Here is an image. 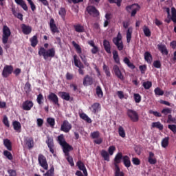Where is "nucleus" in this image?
Instances as JSON below:
<instances>
[{"instance_id": "a19ab883", "label": "nucleus", "mask_w": 176, "mask_h": 176, "mask_svg": "<svg viewBox=\"0 0 176 176\" xmlns=\"http://www.w3.org/2000/svg\"><path fill=\"white\" fill-rule=\"evenodd\" d=\"M143 32H144L145 36H147V38H149V36H151V35L152 34V32H151V30L146 25L144 26Z\"/></svg>"}, {"instance_id": "9b49d317", "label": "nucleus", "mask_w": 176, "mask_h": 176, "mask_svg": "<svg viewBox=\"0 0 176 176\" xmlns=\"http://www.w3.org/2000/svg\"><path fill=\"white\" fill-rule=\"evenodd\" d=\"M86 10L89 15L92 16V17H98V16H100V12L93 6H87Z\"/></svg>"}, {"instance_id": "1a4fd4ad", "label": "nucleus", "mask_w": 176, "mask_h": 176, "mask_svg": "<svg viewBox=\"0 0 176 176\" xmlns=\"http://www.w3.org/2000/svg\"><path fill=\"white\" fill-rule=\"evenodd\" d=\"M38 164L44 170H47L49 168V164H47V160L46 157L43 154H39L38 156Z\"/></svg>"}, {"instance_id": "473e14b6", "label": "nucleus", "mask_w": 176, "mask_h": 176, "mask_svg": "<svg viewBox=\"0 0 176 176\" xmlns=\"http://www.w3.org/2000/svg\"><path fill=\"white\" fill-rule=\"evenodd\" d=\"M30 42L31 43L32 47H36V45H38V36H33L32 38H30Z\"/></svg>"}, {"instance_id": "09e8293b", "label": "nucleus", "mask_w": 176, "mask_h": 176, "mask_svg": "<svg viewBox=\"0 0 176 176\" xmlns=\"http://www.w3.org/2000/svg\"><path fill=\"white\" fill-rule=\"evenodd\" d=\"M166 122L168 124L173 123L174 124H176V118L175 117H173V115L168 114Z\"/></svg>"}, {"instance_id": "423d86ee", "label": "nucleus", "mask_w": 176, "mask_h": 176, "mask_svg": "<svg viewBox=\"0 0 176 176\" xmlns=\"http://www.w3.org/2000/svg\"><path fill=\"white\" fill-rule=\"evenodd\" d=\"M72 45L74 46V49H76L78 54H79L82 63L84 64H87V59L86 58V55L85 54H82V48L79 44L76 43L75 41L72 42Z\"/></svg>"}, {"instance_id": "a18cd8bd", "label": "nucleus", "mask_w": 176, "mask_h": 176, "mask_svg": "<svg viewBox=\"0 0 176 176\" xmlns=\"http://www.w3.org/2000/svg\"><path fill=\"white\" fill-rule=\"evenodd\" d=\"M96 95L99 98H102V97H104V93L102 92V89H101V87L100 86L96 87Z\"/></svg>"}, {"instance_id": "8fccbe9b", "label": "nucleus", "mask_w": 176, "mask_h": 176, "mask_svg": "<svg viewBox=\"0 0 176 176\" xmlns=\"http://www.w3.org/2000/svg\"><path fill=\"white\" fill-rule=\"evenodd\" d=\"M170 140V138L166 137L162 140V148H167L168 146V140Z\"/></svg>"}, {"instance_id": "5701e85b", "label": "nucleus", "mask_w": 176, "mask_h": 176, "mask_svg": "<svg viewBox=\"0 0 176 176\" xmlns=\"http://www.w3.org/2000/svg\"><path fill=\"white\" fill-rule=\"evenodd\" d=\"M58 94L59 97L62 98V100H65V101H69V100H71V96L68 92L59 91Z\"/></svg>"}, {"instance_id": "20e7f679", "label": "nucleus", "mask_w": 176, "mask_h": 176, "mask_svg": "<svg viewBox=\"0 0 176 176\" xmlns=\"http://www.w3.org/2000/svg\"><path fill=\"white\" fill-rule=\"evenodd\" d=\"M125 9L128 13H131V17H135L137 14V12H139L140 9H141V7L140 5L134 3L130 6H127Z\"/></svg>"}, {"instance_id": "dca6fc26", "label": "nucleus", "mask_w": 176, "mask_h": 176, "mask_svg": "<svg viewBox=\"0 0 176 176\" xmlns=\"http://www.w3.org/2000/svg\"><path fill=\"white\" fill-rule=\"evenodd\" d=\"M12 72H13V66L12 65H6L3 67L2 72L3 78H8L9 75H12Z\"/></svg>"}, {"instance_id": "c9c22d12", "label": "nucleus", "mask_w": 176, "mask_h": 176, "mask_svg": "<svg viewBox=\"0 0 176 176\" xmlns=\"http://www.w3.org/2000/svg\"><path fill=\"white\" fill-rule=\"evenodd\" d=\"M58 14L60 16L62 20L65 21V16H67V10L65 8H60L58 11Z\"/></svg>"}, {"instance_id": "13d9d810", "label": "nucleus", "mask_w": 176, "mask_h": 176, "mask_svg": "<svg viewBox=\"0 0 176 176\" xmlns=\"http://www.w3.org/2000/svg\"><path fill=\"white\" fill-rule=\"evenodd\" d=\"M90 135L93 140L99 138H100V131H94V132L91 133Z\"/></svg>"}, {"instance_id": "6e6d98bb", "label": "nucleus", "mask_w": 176, "mask_h": 176, "mask_svg": "<svg viewBox=\"0 0 176 176\" xmlns=\"http://www.w3.org/2000/svg\"><path fill=\"white\" fill-rule=\"evenodd\" d=\"M47 123L50 124V127H54V124H56V120L53 118H48L47 119Z\"/></svg>"}, {"instance_id": "412c9836", "label": "nucleus", "mask_w": 176, "mask_h": 176, "mask_svg": "<svg viewBox=\"0 0 176 176\" xmlns=\"http://www.w3.org/2000/svg\"><path fill=\"white\" fill-rule=\"evenodd\" d=\"M123 154L122 153H118L114 157V167L116 166H119L118 164H120L122 162V159L123 160Z\"/></svg>"}, {"instance_id": "a211bd4d", "label": "nucleus", "mask_w": 176, "mask_h": 176, "mask_svg": "<svg viewBox=\"0 0 176 176\" xmlns=\"http://www.w3.org/2000/svg\"><path fill=\"white\" fill-rule=\"evenodd\" d=\"M83 86L87 87V86H91L94 84V78H93L92 76H89L88 74L86 75L82 81Z\"/></svg>"}, {"instance_id": "4d7b16f0", "label": "nucleus", "mask_w": 176, "mask_h": 176, "mask_svg": "<svg viewBox=\"0 0 176 176\" xmlns=\"http://www.w3.org/2000/svg\"><path fill=\"white\" fill-rule=\"evenodd\" d=\"M3 155L8 159V160H13V155H12V153L8 151V150H6L3 151Z\"/></svg>"}, {"instance_id": "39448f33", "label": "nucleus", "mask_w": 176, "mask_h": 176, "mask_svg": "<svg viewBox=\"0 0 176 176\" xmlns=\"http://www.w3.org/2000/svg\"><path fill=\"white\" fill-rule=\"evenodd\" d=\"M12 35V32H10V28L8 27V25H5L3 26V35H2V42L3 45H6L8 43V41H9V37Z\"/></svg>"}, {"instance_id": "bb28decb", "label": "nucleus", "mask_w": 176, "mask_h": 176, "mask_svg": "<svg viewBox=\"0 0 176 176\" xmlns=\"http://www.w3.org/2000/svg\"><path fill=\"white\" fill-rule=\"evenodd\" d=\"M144 60L148 63V64H152V61H153V58L152 57V54H151V52H146L144 54Z\"/></svg>"}, {"instance_id": "e433bc0d", "label": "nucleus", "mask_w": 176, "mask_h": 176, "mask_svg": "<svg viewBox=\"0 0 176 176\" xmlns=\"http://www.w3.org/2000/svg\"><path fill=\"white\" fill-rule=\"evenodd\" d=\"M113 58L116 64H120V58H119V53L118 51H113Z\"/></svg>"}, {"instance_id": "3c124183", "label": "nucleus", "mask_w": 176, "mask_h": 176, "mask_svg": "<svg viewBox=\"0 0 176 176\" xmlns=\"http://www.w3.org/2000/svg\"><path fill=\"white\" fill-rule=\"evenodd\" d=\"M171 13H172L171 20H172V21H173L174 24H176V10H175V8L173 7L171 8Z\"/></svg>"}, {"instance_id": "cd10ccee", "label": "nucleus", "mask_w": 176, "mask_h": 176, "mask_svg": "<svg viewBox=\"0 0 176 176\" xmlns=\"http://www.w3.org/2000/svg\"><path fill=\"white\" fill-rule=\"evenodd\" d=\"M101 108V105L100 103H94L91 107H89V109L93 112V113H97L98 111H100V109Z\"/></svg>"}, {"instance_id": "774afa93", "label": "nucleus", "mask_w": 176, "mask_h": 176, "mask_svg": "<svg viewBox=\"0 0 176 176\" xmlns=\"http://www.w3.org/2000/svg\"><path fill=\"white\" fill-rule=\"evenodd\" d=\"M8 173L9 176H17V172H16V170L9 169Z\"/></svg>"}, {"instance_id": "a878e982", "label": "nucleus", "mask_w": 176, "mask_h": 176, "mask_svg": "<svg viewBox=\"0 0 176 176\" xmlns=\"http://www.w3.org/2000/svg\"><path fill=\"white\" fill-rule=\"evenodd\" d=\"M103 46L105 52L108 53V54H111V43H109L108 40H104Z\"/></svg>"}, {"instance_id": "e2e57ef3", "label": "nucleus", "mask_w": 176, "mask_h": 176, "mask_svg": "<svg viewBox=\"0 0 176 176\" xmlns=\"http://www.w3.org/2000/svg\"><path fill=\"white\" fill-rule=\"evenodd\" d=\"M76 166L78 167L79 170H83L84 168H86L85 164H83L82 162L80 160L77 162Z\"/></svg>"}, {"instance_id": "f257e3e1", "label": "nucleus", "mask_w": 176, "mask_h": 176, "mask_svg": "<svg viewBox=\"0 0 176 176\" xmlns=\"http://www.w3.org/2000/svg\"><path fill=\"white\" fill-rule=\"evenodd\" d=\"M58 142L59 145H60V146L63 148V153H65V156H68V155H69V152H71V151H74V147H72V146L69 145V144L65 141L63 134H60L58 136Z\"/></svg>"}, {"instance_id": "6ab92c4d", "label": "nucleus", "mask_w": 176, "mask_h": 176, "mask_svg": "<svg viewBox=\"0 0 176 176\" xmlns=\"http://www.w3.org/2000/svg\"><path fill=\"white\" fill-rule=\"evenodd\" d=\"M34 107V102L32 100H25L22 104L23 111H31V109Z\"/></svg>"}, {"instance_id": "603ef678", "label": "nucleus", "mask_w": 176, "mask_h": 176, "mask_svg": "<svg viewBox=\"0 0 176 176\" xmlns=\"http://www.w3.org/2000/svg\"><path fill=\"white\" fill-rule=\"evenodd\" d=\"M44 176H54V166H51L50 169L47 170L44 175Z\"/></svg>"}, {"instance_id": "0e129e2a", "label": "nucleus", "mask_w": 176, "mask_h": 176, "mask_svg": "<svg viewBox=\"0 0 176 176\" xmlns=\"http://www.w3.org/2000/svg\"><path fill=\"white\" fill-rule=\"evenodd\" d=\"M148 113L151 115H154V116H155L156 118H162V113L154 111L153 110H149Z\"/></svg>"}, {"instance_id": "7ed1b4c3", "label": "nucleus", "mask_w": 176, "mask_h": 176, "mask_svg": "<svg viewBox=\"0 0 176 176\" xmlns=\"http://www.w3.org/2000/svg\"><path fill=\"white\" fill-rule=\"evenodd\" d=\"M116 151V147L115 146H110L108 148V152L105 150H102L100 151V155L102 157H103L104 160L105 162H109V155L110 156H112L113 155V153Z\"/></svg>"}, {"instance_id": "49530a36", "label": "nucleus", "mask_w": 176, "mask_h": 176, "mask_svg": "<svg viewBox=\"0 0 176 176\" xmlns=\"http://www.w3.org/2000/svg\"><path fill=\"white\" fill-rule=\"evenodd\" d=\"M118 134L120 137H122V138H124L126 137V131H124L123 126H120L118 127Z\"/></svg>"}, {"instance_id": "680f3d73", "label": "nucleus", "mask_w": 176, "mask_h": 176, "mask_svg": "<svg viewBox=\"0 0 176 176\" xmlns=\"http://www.w3.org/2000/svg\"><path fill=\"white\" fill-rule=\"evenodd\" d=\"M109 3H116L118 8L122 6V0H108Z\"/></svg>"}, {"instance_id": "de8ad7c7", "label": "nucleus", "mask_w": 176, "mask_h": 176, "mask_svg": "<svg viewBox=\"0 0 176 176\" xmlns=\"http://www.w3.org/2000/svg\"><path fill=\"white\" fill-rule=\"evenodd\" d=\"M115 176H124V173L120 171V168L117 165L115 167Z\"/></svg>"}, {"instance_id": "2eb2a0df", "label": "nucleus", "mask_w": 176, "mask_h": 176, "mask_svg": "<svg viewBox=\"0 0 176 176\" xmlns=\"http://www.w3.org/2000/svg\"><path fill=\"white\" fill-rule=\"evenodd\" d=\"M47 98L50 102H52L54 105H57L60 107V103H58V96L56 95V94L51 92L47 96Z\"/></svg>"}, {"instance_id": "72a5a7b5", "label": "nucleus", "mask_w": 176, "mask_h": 176, "mask_svg": "<svg viewBox=\"0 0 176 176\" xmlns=\"http://www.w3.org/2000/svg\"><path fill=\"white\" fill-rule=\"evenodd\" d=\"M123 62L124 63V64H126L127 65V67H129V68H130L131 69H135V65H134L133 63H132L131 62H130V59H129V58L125 57L123 60Z\"/></svg>"}, {"instance_id": "864d4df0", "label": "nucleus", "mask_w": 176, "mask_h": 176, "mask_svg": "<svg viewBox=\"0 0 176 176\" xmlns=\"http://www.w3.org/2000/svg\"><path fill=\"white\" fill-rule=\"evenodd\" d=\"M142 86L145 89V90H149L150 87H152V82L151 81L144 82L142 84Z\"/></svg>"}, {"instance_id": "bf43d9fd", "label": "nucleus", "mask_w": 176, "mask_h": 176, "mask_svg": "<svg viewBox=\"0 0 176 176\" xmlns=\"http://www.w3.org/2000/svg\"><path fill=\"white\" fill-rule=\"evenodd\" d=\"M65 156H67L66 160H67V162L69 163V164L72 167H74L75 166V164L74 163V158H72V157H71L69 155V154H68V155H65Z\"/></svg>"}, {"instance_id": "69168bd1", "label": "nucleus", "mask_w": 176, "mask_h": 176, "mask_svg": "<svg viewBox=\"0 0 176 176\" xmlns=\"http://www.w3.org/2000/svg\"><path fill=\"white\" fill-rule=\"evenodd\" d=\"M168 129L170 130L173 133V134H176V125L175 124H168Z\"/></svg>"}, {"instance_id": "f03ea898", "label": "nucleus", "mask_w": 176, "mask_h": 176, "mask_svg": "<svg viewBox=\"0 0 176 176\" xmlns=\"http://www.w3.org/2000/svg\"><path fill=\"white\" fill-rule=\"evenodd\" d=\"M38 56H43L44 60H47L50 58H53L56 56V49L54 47L50 48L49 50L45 49V47H41L38 50Z\"/></svg>"}, {"instance_id": "2f4dec72", "label": "nucleus", "mask_w": 176, "mask_h": 176, "mask_svg": "<svg viewBox=\"0 0 176 176\" xmlns=\"http://www.w3.org/2000/svg\"><path fill=\"white\" fill-rule=\"evenodd\" d=\"M122 160H123L124 166H125L126 168H129V167L131 166V161H130V157H129V156L124 155L123 157Z\"/></svg>"}, {"instance_id": "c03bdc74", "label": "nucleus", "mask_w": 176, "mask_h": 176, "mask_svg": "<svg viewBox=\"0 0 176 176\" xmlns=\"http://www.w3.org/2000/svg\"><path fill=\"white\" fill-rule=\"evenodd\" d=\"M103 71L104 72V74L107 78L111 77V70H109V67L105 65V63L103 65Z\"/></svg>"}, {"instance_id": "7c9ffc66", "label": "nucleus", "mask_w": 176, "mask_h": 176, "mask_svg": "<svg viewBox=\"0 0 176 176\" xmlns=\"http://www.w3.org/2000/svg\"><path fill=\"white\" fill-rule=\"evenodd\" d=\"M74 30L76 32L82 33L85 32V26L82 25V24L78 23L74 25Z\"/></svg>"}, {"instance_id": "ea45409f", "label": "nucleus", "mask_w": 176, "mask_h": 176, "mask_svg": "<svg viewBox=\"0 0 176 176\" xmlns=\"http://www.w3.org/2000/svg\"><path fill=\"white\" fill-rule=\"evenodd\" d=\"M80 118L82 119V120H85L87 123H91V119L85 113H80Z\"/></svg>"}, {"instance_id": "4468645a", "label": "nucleus", "mask_w": 176, "mask_h": 176, "mask_svg": "<svg viewBox=\"0 0 176 176\" xmlns=\"http://www.w3.org/2000/svg\"><path fill=\"white\" fill-rule=\"evenodd\" d=\"M72 129V125L68 122V120H64L63 124L60 125V130L64 133H69Z\"/></svg>"}, {"instance_id": "338daca9", "label": "nucleus", "mask_w": 176, "mask_h": 176, "mask_svg": "<svg viewBox=\"0 0 176 176\" xmlns=\"http://www.w3.org/2000/svg\"><path fill=\"white\" fill-rule=\"evenodd\" d=\"M132 162L135 166H140L141 164V160L137 157L132 158Z\"/></svg>"}, {"instance_id": "f8f14e48", "label": "nucleus", "mask_w": 176, "mask_h": 176, "mask_svg": "<svg viewBox=\"0 0 176 176\" xmlns=\"http://www.w3.org/2000/svg\"><path fill=\"white\" fill-rule=\"evenodd\" d=\"M46 144L50 149V152L54 155V151L56 148H54V140H53V137L47 136Z\"/></svg>"}, {"instance_id": "0eeeda50", "label": "nucleus", "mask_w": 176, "mask_h": 176, "mask_svg": "<svg viewBox=\"0 0 176 176\" xmlns=\"http://www.w3.org/2000/svg\"><path fill=\"white\" fill-rule=\"evenodd\" d=\"M113 43L117 47V49L122 52L123 50V41H122V34L120 32H118L116 37L113 38Z\"/></svg>"}, {"instance_id": "f704fd0d", "label": "nucleus", "mask_w": 176, "mask_h": 176, "mask_svg": "<svg viewBox=\"0 0 176 176\" xmlns=\"http://www.w3.org/2000/svg\"><path fill=\"white\" fill-rule=\"evenodd\" d=\"M131 35H133V28L130 27L128 28L126 31V42L127 43H130L131 41Z\"/></svg>"}, {"instance_id": "c756f323", "label": "nucleus", "mask_w": 176, "mask_h": 176, "mask_svg": "<svg viewBox=\"0 0 176 176\" xmlns=\"http://www.w3.org/2000/svg\"><path fill=\"white\" fill-rule=\"evenodd\" d=\"M12 126L16 133H21V124L19 121H14Z\"/></svg>"}, {"instance_id": "6e6552de", "label": "nucleus", "mask_w": 176, "mask_h": 176, "mask_svg": "<svg viewBox=\"0 0 176 176\" xmlns=\"http://www.w3.org/2000/svg\"><path fill=\"white\" fill-rule=\"evenodd\" d=\"M126 115L128 118L132 121V122H138L140 120V117L138 116V113L137 111L133 110V109H128L126 111Z\"/></svg>"}, {"instance_id": "5fc2aeb1", "label": "nucleus", "mask_w": 176, "mask_h": 176, "mask_svg": "<svg viewBox=\"0 0 176 176\" xmlns=\"http://www.w3.org/2000/svg\"><path fill=\"white\" fill-rule=\"evenodd\" d=\"M154 93L155 96H163L164 94V91L160 89V87H157L154 89Z\"/></svg>"}, {"instance_id": "58836bf2", "label": "nucleus", "mask_w": 176, "mask_h": 176, "mask_svg": "<svg viewBox=\"0 0 176 176\" xmlns=\"http://www.w3.org/2000/svg\"><path fill=\"white\" fill-rule=\"evenodd\" d=\"M152 127L153 129H158V130L162 131L164 129L163 124L160 122H155L152 123Z\"/></svg>"}, {"instance_id": "f3484780", "label": "nucleus", "mask_w": 176, "mask_h": 176, "mask_svg": "<svg viewBox=\"0 0 176 176\" xmlns=\"http://www.w3.org/2000/svg\"><path fill=\"white\" fill-rule=\"evenodd\" d=\"M113 70L116 76H117V78L120 79V80H124V76L122 73V71H120L119 66H118L117 65H114L113 67Z\"/></svg>"}, {"instance_id": "4be33fe9", "label": "nucleus", "mask_w": 176, "mask_h": 176, "mask_svg": "<svg viewBox=\"0 0 176 176\" xmlns=\"http://www.w3.org/2000/svg\"><path fill=\"white\" fill-rule=\"evenodd\" d=\"M157 49L160 51L162 54H164L165 56H168V50H167V47L164 44H158Z\"/></svg>"}, {"instance_id": "37998d69", "label": "nucleus", "mask_w": 176, "mask_h": 176, "mask_svg": "<svg viewBox=\"0 0 176 176\" xmlns=\"http://www.w3.org/2000/svg\"><path fill=\"white\" fill-rule=\"evenodd\" d=\"M44 101H45V98L43 97V95L42 94H39L37 96V98H36L37 104H38V105H42Z\"/></svg>"}, {"instance_id": "4c0bfd02", "label": "nucleus", "mask_w": 176, "mask_h": 176, "mask_svg": "<svg viewBox=\"0 0 176 176\" xmlns=\"http://www.w3.org/2000/svg\"><path fill=\"white\" fill-rule=\"evenodd\" d=\"M3 145L6 147L8 151H12V142L9 139H4L3 140Z\"/></svg>"}, {"instance_id": "9d476101", "label": "nucleus", "mask_w": 176, "mask_h": 176, "mask_svg": "<svg viewBox=\"0 0 176 176\" xmlns=\"http://www.w3.org/2000/svg\"><path fill=\"white\" fill-rule=\"evenodd\" d=\"M74 65L77 67L78 69V73L80 75H85V71L82 69V68H85V65H83V63L80 62V60H78V56L74 55Z\"/></svg>"}, {"instance_id": "aec40b11", "label": "nucleus", "mask_w": 176, "mask_h": 176, "mask_svg": "<svg viewBox=\"0 0 176 176\" xmlns=\"http://www.w3.org/2000/svg\"><path fill=\"white\" fill-rule=\"evenodd\" d=\"M21 28L22 30V32L25 35H30V34L32 32V28L30 25H27L24 23L21 25Z\"/></svg>"}, {"instance_id": "79ce46f5", "label": "nucleus", "mask_w": 176, "mask_h": 176, "mask_svg": "<svg viewBox=\"0 0 176 176\" xmlns=\"http://www.w3.org/2000/svg\"><path fill=\"white\" fill-rule=\"evenodd\" d=\"M171 112H173V110L170 108L166 107L164 108L161 111V115H164V116H167V115H170Z\"/></svg>"}, {"instance_id": "ddd939ff", "label": "nucleus", "mask_w": 176, "mask_h": 176, "mask_svg": "<svg viewBox=\"0 0 176 176\" xmlns=\"http://www.w3.org/2000/svg\"><path fill=\"white\" fill-rule=\"evenodd\" d=\"M50 29L52 32V34H59L60 30H58V28L57 27V25H56V21H54V19L52 18L50 20Z\"/></svg>"}, {"instance_id": "052dcab7", "label": "nucleus", "mask_w": 176, "mask_h": 176, "mask_svg": "<svg viewBox=\"0 0 176 176\" xmlns=\"http://www.w3.org/2000/svg\"><path fill=\"white\" fill-rule=\"evenodd\" d=\"M133 98L135 102L137 104H139V102H141V95H140V94H134Z\"/></svg>"}, {"instance_id": "c85d7f7f", "label": "nucleus", "mask_w": 176, "mask_h": 176, "mask_svg": "<svg viewBox=\"0 0 176 176\" xmlns=\"http://www.w3.org/2000/svg\"><path fill=\"white\" fill-rule=\"evenodd\" d=\"M15 2L17 5H19V6L21 7L23 10H25V12L28 10V6L24 0H15Z\"/></svg>"}, {"instance_id": "b1692460", "label": "nucleus", "mask_w": 176, "mask_h": 176, "mask_svg": "<svg viewBox=\"0 0 176 176\" xmlns=\"http://www.w3.org/2000/svg\"><path fill=\"white\" fill-rule=\"evenodd\" d=\"M25 144L28 146V149H32L34 148V138L32 137L27 138L25 140Z\"/></svg>"}, {"instance_id": "393cba45", "label": "nucleus", "mask_w": 176, "mask_h": 176, "mask_svg": "<svg viewBox=\"0 0 176 176\" xmlns=\"http://www.w3.org/2000/svg\"><path fill=\"white\" fill-rule=\"evenodd\" d=\"M148 162L150 164H156L157 160L155 158V153L153 152L150 151L148 153Z\"/></svg>"}]
</instances>
